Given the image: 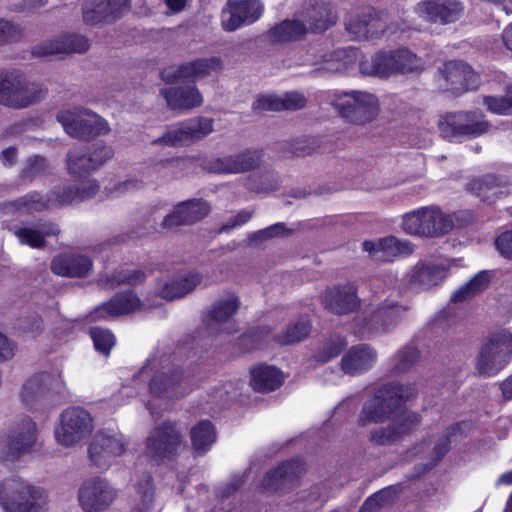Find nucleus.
<instances>
[{"label":"nucleus","instance_id":"20e7f679","mask_svg":"<svg viewBox=\"0 0 512 512\" xmlns=\"http://www.w3.org/2000/svg\"><path fill=\"white\" fill-rule=\"evenodd\" d=\"M46 503L45 492L20 477L0 483V506L6 512H40Z\"/></svg>","mask_w":512,"mask_h":512},{"label":"nucleus","instance_id":"5fc2aeb1","mask_svg":"<svg viewBox=\"0 0 512 512\" xmlns=\"http://www.w3.org/2000/svg\"><path fill=\"white\" fill-rule=\"evenodd\" d=\"M232 384L218 385L213 388L207 395V404L210 405L206 409L207 413H216L225 407L235 396V392H231Z\"/></svg>","mask_w":512,"mask_h":512},{"label":"nucleus","instance_id":"b1692460","mask_svg":"<svg viewBox=\"0 0 512 512\" xmlns=\"http://www.w3.org/2000/svg\"><path fill=\"white\" fill-rule=\"evenodd\" d=\"M63 380L59 373H38L30 377L23 385L21 401L29 409H33L48 391L60 390Z\"/></svg>","mask_w":512,"mask_h":512},{"label":"nucleus","instance_id":"2eb2a0df","mask_svg":"<svg viewBox=\"0 0 512 512\" xmlns=\"http://www.w3.org/2000/svg\"><path fill=\"white\" fill-rule=\"evenodd\" d=\"M36 440L37 427L35 422L29 417L18 420L3 441L1 458L5 461L17 459L28 453L35 445Z\"/></svg>","mask_w":512,"mask_h":512},{"label":"nucleus","instance_id":"1a4fd4ad","mask_svg":"<svg viewBox=\"0 0 512 512\" xmlns=\"http://www.w3.org/2000/svg\"><path fill=\"white\" fill-rule=\"evenodd\" d=\"M241 301L234 291H222L207 310L205 327L212 336L230 335L236 331L235 315L238 313Z\"/></svg>","mask_w":512,"mask_h":512},{"label":"nucleus","instance_id":"c85d7f7f","mask_svg":"<svg viewBox=\"0 0 512 512\" xmlns=\"http://www.w3.org/2000/svg\"><path fill=\"white\" fill-rule=\"evenodd\" d=\"M210 206L201 199H192L176 205L173 211L163 219L162 226L170 229L184 224H192L205 217Z\"/></svg>","mask_w":512,"mask_h":512},{"label":"nucleus","instance_id":"0eeeda50","mask_svg":"<svg viewBox=\"0 0 512 512\" xmlns=\"http://www.w3.org/2000/svg\"><path fill=\"white\" fill-rule=\"evenodd\" d=\"M57 120L65 132L74 138L88 140L110 132L109 124L104 118L80 106L59 111Z\"/></svg>","mask_w":512,"mask_h":512},{"label":"nucleus","instance_id":"ea45409f","mask_svg":"<svg viewBox=\"0 0 512 512\" xmlns=\"http://www.w3.org/2000/svg\"><path fill=\"white\" fill-rule=\"evenodd\" d=\"M441 74L447 83L464 89H473L478 83L477 74L469 65L462 61H449L445 63Z\"/></svg>","mask_w":512,"mask_h":512},{"label":"nucleus","instance_id":"423d86ee","mask_svg":"<svg viewBox=\"0 0 512 512\" xmlns=\"http://www.w3.org/2000/svg\"><path fill=\"white\" fill-rule=\"evenodd\" d=\"M402 228L412 236L439 237L452 230L453 220L438 206H424L404 214Z\"/></svg>","mask_w":512,"mask_h":512},{"label":"nucleus","instance_id":"7c9ffc66","mask_svg":"<svg viewBox=\"0 0 512 512\" xmlns=\"http://www.w3.org/2000/svg\"><path fill=\"white\" fill-rule=\"evenodd\" d=\"M377 358V352L373 347L358 344L349 348L341 358V370L347 375H358L372 368Z\"/></svg>","mask_w":512,"mask_h":512},{"label":"nucleus","instance_id":"aec40b11","mask_svg":"<svg viewBox=\"0 0 512 512\" xmlns=\"http://www.w3.org/2000/svg\"><path fill=\"white\" fill-rule=\"evenodd\" d=\"M89 48V41L78 34H61L44 40L32 47L35 57H46L59 54L83 53Z\"/></svg>","mask_w":512,"mask_h":512},{"label":"nucleus","instance_id":"a19ab883","mask_svg":"<svg viewBox=\"0 0 512 512\" xmlns=\"http://www.w3.org/2000/svg\"><path fill=\"white\" fill-rule=\"evenodd\" d=\"M250 385L257 392H270L278 389L284 377L282 372L274 366L259 365L250 370Z\"/></svg>","mask_w":512,"mask_h":512},{"label":"nucleus","instance_id":"a18cd8bd","mask_svg":"<svg viewBox=\"0 0 512 512\" xmlns=\"http://www.w3.org/2000/svg\"><path fill=\"white\" fill-rule=\"evenodd\" d=\"M307 32V27L300 20H285L274 26L268 37L274 43H284L297 40Z\"/></svg>","mask_w":512,"mask_h":512},{"label":"nucleus","instance_id":"9b49d317","mask_svg":"<svg viewBox=\"0 0 512 512\" xmlns=\"http://www.w3.org/2000/svg\"><path fill=\"white\" fill-rule=\"evenodd\" d=\"M408 309L406 304L391 299L377 305L371 304L365 309L356 333L365 337L385 331L403 319Z\"/></svg>","mask_w":512,"mask_h":512},{"label":"nucleus","instance_id":"6e6d98bb","mask_svg":"<svg viewBox=\"0 0 512 512\" xmlns=\"http://www.w3.org/2000/svg\"><path fill=\"white\" fill-rule=\"evenodd\" d=\"M243 25H247L239 13L235 0H228L221 12V26L227 32H233Z\"/></svg>","mask_w":512,"mask_h":512},{"label":"nucleus","instance_id":"c9c22d12","mask_svg":"<svg viewBox=\"0 0 512 512\" xmlns=\"http://www.w3.org/2000/svg\"><path fill=\"white\" fill-rule=\"evenodd\" d=\"M468 188L483 201L490 203L508 194L507 181L494 175L473 179L469 182Z\"/></svg>","mask_w":512,"mask_h":512},{"label":"nucleus","instance_id":"c756f323","mask_svg":"<svg viewBox=\"0 0 512 512\" xmlns=\"http://www.w3.org/2000/svg\"><path fill=\"white\" fill-rule=\"evenodd\" d=\"M346 29L353 39H369L384 31V22L380 15L367 8L360 14L350 16L346 22Z\"/></svg>","mask_w":512,"mask_h":512},{"label":"nucleus","instance_id":"a878e982","mask_svg":"<svg viewBox=\"0 0 512 512\" xmlns=\"http://www.w3.org/2000/svg\"><path fill=\"white\" fill-rule=\"evenodd\" d=\"M363 249L373 258L379 261H392L401 256H408L413 253L414 248L410 241L400 240L394 236L368 240L363 242Z\"/></svg>","mask_w":512,"mask_h":512},{"label":"nucleus","instance_id":"ddd939ff","mask_svg":"<svg viewBox=\"0 0 512 512\" xmlns=\"http://www.w3.org/2000/svg\"><path fill=\"white\" fill-rule=\"evenodd\" d=\"M183 446L182 431L176 423L165 422L152 429L146 438V455L155 463L175 456Z\"/></svg>","mask_w":512,"mask_h":512},{"label":"nucleus","instance_id":"09e8293b","mask_svg":"<svg viewBox=\"0 0 512 512\" xmlns=\"http://www.w3.org/2000/svg\"><path fill=\"white\" fill-rule=\"evenodd\" d=\"M489 280L490 275L487 271L479 272L465 285L456 290L452 294L451 300L453 302H460L474 296L488 286Z\"/></svg>","mask_w":512,"mask_h":512},{"label":"nucleus","instance_id":"3c124183","mask_svg":"<svg viewBox=\"0 0 512 512\" xmlns=\"http://www.w3.org/2000/svg\"><path fill=\"white\" fill-rule=\"evenodd\" d=\"M419 359V351L413 345L400 349L391 359V370L398 374L408 371Z\"/></svg>","mask_w":512,"mask_h":512},{"label":"nucleus","instance_id":"7ed1b4c3","mask_svg":"<svg viewBox=\"0 0 512 512\" xmlns=\"http://www.w3.org/2000/svg\"><path fill=\"white\" fill-rule=\"evenodd\" d=\"M99 188V184L94 179L85 178L76 187H57L47 200L38 193H32L9 203V207L25 212L41 211L55 204L64 205L90 199L98 193Z\"/></svg>","mask_w":512,"mask_h":512},{"label":"nucleus","instance_id":"bb28decb","mask_svg":"<svg viewBox=\"0 0 512 512\" xmlns=\"http://www.w3.org/2000/svg\"><path fill=\"white\" fill-rule=\"evenodd\" d=\"M324 307L332 313L343 315L353 312L360 305L356 288L345 284L327 289L322 296Z\"/></svg>","mask_w":512,"mask_h":512},{"label":"nucleus","instance_id":"de8ad7c7","mask_svg":"<svg viewBox=\"0 0 512 512\" xmlns=\"http://www.w3.org/2000/svg\"><path fill=\"white\" fill-rule=\"evenodd\" d=\"M311 331V323L307 317L299 318L295 323L289 325L286 330L276 337L281 345H290L306 338Z\"/></svg>","mask_w":512,"mask_h":512},{"label":"nucleus","instance_id":"473e14b6","mask_svg":"<svg viewBox=\"0 0 512 512\" xmlns=\"http://www.w3.org/2000/svg\"><path fill=\"white\" fill-rule=\"evenodd\" d=\"M92 261L82 254H62L51 263L53 273L64 277H85L92 270Z\"/></svg>","mask_w":512,"mask_h":512},{"label":"nucleus","instance_id":"c03bdc74","mask_svg":"<svg viewBox=\"0 0 512 512\" xmlns=\"http://www.w3.org/2000/svg\"><path fill=\"white\" fill-rule=\"evenodd\" d=\"M304 471V464L300 460H291L267 473L262 486L266 490H277Z\"/></svg>","mask_w":512,"mask_h":512},{"label":"nucleus","instance_id":"a211bd4d","mask_svg":"<svg viewBox=\"0 0 512 512\" xmlns=\"http://www.w3.org/2000/svg\"><path fill=\"white\" fill-rule=\"evenodd\" d=\"M463 12L464 6L458 0H421L414 7L418 18L432 24L446 25L456 22Z\"/></svg>","mask_w":512,"mask_h":512},{"label":"nucleus","instance_id":"f03ea898","mask_svg":"<svg viewBox=\"0 0 512 512\" xmlns=\"http://www.w3.org/2000/svg\"><path fill=\"white\" fill-rule=\"evenodd\" d=\"M416 394L414 385L389 383L379 388L373 397L368 399L359 417V424L383 422L400 415L403 401L409 400Z\"/></svg>","mask_w":512,"mask_h":512},{"label":"nucleus","instance_id":"69168bd1","mask_svg":"<svg viewBox=\"0 0 512 512\" xmlns=\"http://www.w3.org/2000/svg\"><path fill=\"white\" fill-rule=\"evenodd\" d=\"M46 161L39 156L31 157L27 160L26 166L22 171V177L26 179H33L34 177L42 174L46 169Z\"/></svg>","mask_w":512,"mask_h":512},{"label":"nucleus","instance_id":"f8f14e48","mask_svg":"<svg viewBox=\"0 0 512 512\" xmlns=\"http://www.w3.org/2000/svg\"><path fill=\"white\" fill-rule=\"evenodd\" d=\"M129 445V440L117 429L108 428L96 432L89 445V458L95 466L107 469Z\"/></svg>","mask_w":512,"mask_h":512},{"label":"nucleus","instance_id":"bf43d9fd","mask_svg":"<svg viewBox=\"0 0 512 512\" xmlns=\"http://www.w3.org/2000/svg\"><path fill=\"white\" fill-rule=\"evenodd\" d=\"M235 6L247 25L256 22L262 15L263 6L259 0H235Z\"/></svg>","mask_w":512,"mask_h":512},{"label":"nucleus","instance_id":"0e129e2a","mask_svg":"<svg viewBox=\"0 0 512 512\" xmlns=\"http://www.w3.org/2000/svg\"><path fill=\"white\" fill-rule=\"evenodd\" d=\"M392 495L391 489H383L370 496L362 505L360 512H376L378 508L386 504Z\"/></svg>","mask_w":512,"mask_h":512},{"label":"nucleus","instance_id":"e2e57ef3","mask_svg":"<svg viewBox=\"0 0 512 512\" xmlns=\"http://www.w3.org/2000/svg\"><path fill=\"white\" fill-rule=\"evenodd\" d=\"M483 104L487 110L494 114H512V107L505 96H485L483 98Z\"/></svg>","mask_w":512,"mask_h":512},{"label":"nucleus","instance_id":"4be33fe9","mask_svg":"<svg viewBox=\"0 0 512 512\" xmlns=\"http://www.w3.org/2000/svg\"><path fill=\"white\" fill-rule=\"evenodd\" d=\"M309 54H313V58L307 59L306 63L315 66L318 71L323 73H339L346 71L356 63L359 52L353 47H348L329 53L321 52L319 55H316L313 48Z\"/></svg>","mask_w":512,"mask_h":512},{"label":"nucleus","instance_id":"8fccbe9b","mask_svg":"<svg viewBox=\"0 0 512 512\" xmlns=\"http://www.w3.org/2000/svg\"><path fill=\"white\" fill-rule=\"evenodd\" d=\"M153 144L171 147L191 144L184 121L169 127L161 137L153 140Z\"/></svg>","mask_w":512,"mask_h":512},{"label":"nucleus","instance_id":"864d4df0","mask_svg":"<svg viewBox=\"0 0 512 512\" xmlns=\"http://www.w3.org/2000/svg\"><path fill=\"white\" fill-rule=\"evenodd\" d=\"M191 143L202 140L213 132V120L207 117H194L184 121Z\"/></svg>","mask_w":512,"mask_h":512},{"label":"nucleus","instance_id":"6e6552de","mask_svg":"<svg viewBox=\"0 0 512 512\" xmlns=\"http://www.w3.org/2000/svg\"><path fill=\"white\" fill-rule=\"evenodd\" d=\"M512 354V335L507 330L496 332L483 343L477 356L476 369L484 377L498 374Z\"/></svg>","mask_w":512,"mask_h":512},{"label":"nucleus","instance_id":"13d9d810","mask_svg":"<svg viewBox=\"0 0 512 512\" xmlns=\"http://www.w3.org/2000/svg\"><path fill=\"white\" fill-rule=\"evenodd\" d=\"M394 57L397 66H403L397 68V73L414 72L423 68V61L407 49L394 51Z\"/></svg>","mask_w":512,"mask_h":512},{"label":"nucleus","instance_id":"39448f33","mask_svg":"<svg viewBox=\"0 0 512 512\" xmlns=\"http://www.w3.org/2000/svg\"><path fill=\"white\" fill-rule=\"evenodd\" d=\"M47 94V88L39 82L29 81L21 72L0 73V103L12 108H25Z\"/></svg>","mask_w":512,"mask_h":512},{"label":"nucleus","instance_id":"338daca9","mask_svg":"<svg viewBox=\"0 0 512 512\" xmlns=\"http://www.w3.org/2000/svg\"><path fill=\"white\" fill-rule=\"evenodd\" d=\"M283 101V110H297L305 106L307 100L299 92L291 91L281 96Z\"/></svg>","mask_w":512,"mask_h":512},{"label":"nucleus","instance_id":"4c0bfd02","mask_svg":"<svg viewBox=\"0 0 512 512\" xmlns=\"http://www.w3.org/2000/svg\"><path fill=\"white\" fill-rule=\"evenodd\" d=\"M303 23L308 31L322 32L328 29L336 21V16L331 7L323 2L306 7L302 14Z\"/></svg>","mask_w":512,"mask_h":512},{"label":"nucleus","instance_id":"72a5a7b5","mask_svg":"<svg viewBox=\"0 0 512 512\" xmlns=\"http://www.w3.org/2000/svg\"><path fill=\"white\" fill-rule=\"evenodd\" d=\"M58 231V226L53 223L38 222L15 228L14 235L23 245H28L31 248H42L45 245V238L56 235Z\"/></svg>","mask_w":512,"mask_h":512},{"label":"nucleus","instance_id":"393cba45","mask_svg":"<svg viewBox=\"0 0 512 512\" xmlns=\"http://www.w3.org/2000/svg\"><path fill=\"white\" fill-rule=\"evenodd\" d=\"M129 0H86L82 6L83 20L88 25L118 18L128 9Z\"/></svg>","mask_w":512,"mask_h":512},{"label":"nucleus","instance_id":"f3484780","mask_svg":"<svg viewBox=\"0 0 512 512\" xmlns=\"http://www.w3.org/2000/svg\"><path fill=\"white\" fill-rule=\"evenodd\" d=\"M116 490L104 479L92 478L83 482L79 489V503L85 512H100L116 499Z\"/></svg>","mask_w":512,"mask_h":512},{"label":"nucleus","instance_id":"774afa93","mask_svg":"<svg viewBox=\"0 0 512 512\" xmlns=\"http://www.w3.org/2000/svg\"><path fill=\"white\" fill-rule=\"evenodd\" d=\"M449 448V440L448 436H442L436 443H434L433 450L431 452L430 462L427 465L426 470L433 467L437 462H439L444 455L447 453Z\"/></svg>","mask_w":512,"mask_h":512},{"label":"nucleus","instance_id":"9d476101","mask_svg":"<svg viewBox=\"0 0 512 512\" xmlns=\"http://www.w3.org/2000/svg\"><path fill=\"white\" fill-rule=\"evenodd\" d=\"M333 105L349 122L365 124L374 120L379 114L378 98L362 91L345 92L337 96Z\"/></svg>","mask_w":512,"mask_h":512},{"label":"nucleus","instance_id":"cd10ccee","mask_svg":"<svg viewBox=\"0 0 512 512\" xmlns=\"http://www.w3.org/2000/svg\"><path fill=\"white\" fill-rule=\"evenodd\" d=\"M201 282V276L194 271L175 274L158 282L156 293L166 300L182 298L191 293Z\"/></svg>","mask_w":512,"mask_h":512},{"label":"nucleus","instance_id":"680f3d73","mask_svg":"<svg viewBox=\"0 0 512 512\" xmlns=\"http://www.w3.org/2000/svg\"><path fill=\"white\" fill-rule=\"evenodd\" d=\"M253 109L256 111H281L283 110V101L281 96L263 94L255 100Z\"/></svg>","mask_w":512,"mask_h":512},{"label":"nucleus","instance_id":"f704fd0d","mask_svg":"<svg viewBox=\"0 0 512 512\" xmlns=\"http://www.w3.org/2000/svg\"><path fill=\"white\" fill-rule=\"evenodd\" d=\"M167 105L171 109H192L203 103V97L196 86L162 89Z\"/></svg>","mask_w":512,"mask_h":512},{"label":"nucleus","instance_id":"f257e3e1","mask_svg":"<svg viewBox=\"0 0 512 512\" xmlns=\"http://www.w3.org/2000/svg\"><path fill=\"white\" fill-rule=\"evenodd\" d=\"M147 389L151 399L147 401V409L152 415H159L160 410L169 407V401L186 393L181 384V374L168 356H152L148 358L141 370L133 376L129 384L123 385L119 397L130 399Z\"/></svg>","mask_w":512,"mask_h":512},{"label":"nucleus","instance_id":"49530a36","mask_svg":"<svg viewBox=\"0 0 512 512\" xmlns=\"http://www.w3.org/2000/svg\"><path fill=\"white\" fill-rule=\"evenodd\" d=\"M190 434L194 449L200 453L206 452L216 439L215 429L209 421L199 422Z\"/></svg>","mask_w":512,"mask_h":512},{"label":"nucleus","instance_id":"58836bf2","mask_svg":"<svg viewBox=\"0 0 512 512\" xmlns=\"http://www.w3.org/2000/svg\"><path fill=\"white\" fill-rule=\"evenodd\" d=\"M447 276V270L440 264H417L411 273L410 282L422 290L438 286Z\"/></svg>","mask_w":512,"mask_h":512},{"label":"nucleus","instance_id":"6ab92c4d","mask_svg":"<svg viewBox=\"0 0 512 512\" xmlns=\"http://www.w3.org/2000/svg\"><path fill=\"white\" fill-rule=\"evenodd\" d=\"M222 69L219 57L201 58L186 62L177 67H168L161 72L165 82L173 83L182 80H196L207 77Z\"/></svg>","mask_w":512,"mask_h":512},{"label":"nucleus","instance_id":"603ef678","mask_svg":"<svg viewBox=\"0 0 512 512\" xmlns=\"http://www.w3.org/2000/svg\"><path fill=\"white\" fill-rule=\"evenodd\" d=\"M346 346L347 341L344 337L340 335L332 336L320 344L315 354V358L317 361L322 363L328 362L337 357Z\"/></svg>","mask_w":512,"mask_h":512},{"label":"nucleus","instance_id":"052dcab7","mask_svg":"<svg viewBox=\"0 0 512 512\" xmlns=\"http://www.w3.org/2000/svg\"><path fill=\"white\" fill-rule=\"evenodd\" d=\"M145 279V273L138 269H121L112 275V285L129 284L135 285Z\"/></svg>","mask_w":512,"mask_h":512},{"label":"nucleus","instance_id":"79ce46f5","mask_svg":"<svg viewBox=\"0 0 512 512\" xmlns=\"http://www.w3.org/2000/svg\"><path fill=\"white\" fill-rule=\"evenodd\" d=\"M155 502V486L152 476L146 472L137 474L134 482V509L138 512H147L154 508Z\"/></svg>","mask_w":512,"mask_h":512},{"label":"nucleus","instance_id":"dca6fc26","mask_svg":"<svg viewBox=\"0 0 512 512\" xmlns=\"http://www.w3.org/2000/svg\"><path fill=\"white\" fill-rule=\"evenodd\" d=\"M439 128L445 136L477 137L489 131L490 125L480 111L447 114L439 122Z\"/></svg>","mask_w":512,"mask_h":512},{"label":"nucleus","instance_id":"412c9836","mask_svg":"<svg viewBox=\"0 0 512 512\" xmlns=\"http://www.w3.org/2000/svg\"><path fill=\"white\" fill-rule=\"evenodd\" d=\"M260 161V152L245 151L235 155L212 158L205 162L204 169L211 173L238 174L256 168Z\"/></svg>","mask_w":512,"mask_h":512},{"label":"nucleus","instance_id":"4468645a","mask_svg":"<svg viewBox=\"0 0 512 512\" xmlns=\"http://www.w3.org/2000/svg\"><path fill=\"white\" fill-rule=\"evenodd\" d=\"M93 430V419L84 409L74 407L60 415L54 436L58 444L73 447L82 442Z\"/></svg>","mask_w":512,"mask_h":512},{"label":"nucleus","instance_id":"2f4dec72","mask_svg":"<svg viewBox=\"0 0 512 512\" xmlns=\"http://www.w3.org/2000/svg\"><path fill=\"white\" fill-rule=\"evenodd\" d=\"M419 415L414 412L402 411L393 418L392 425L380 427L371 431V440L379 445L390 444L404 434H407L419 423Z\"/></svg>","mask_w":512,"mask_h":512},{"label":"nucleus","instance_id":"37998d69","mask_svg":"<svg viewBox=\"0 0 512 512\" xmlns=\"http://www.w3.org/2000/svg\"><path fill=\"white\" fill-rule=\"evenodd\" d=\"M394 52L378 53L360 62V71L364 75L381 78L389 77L397 73Z\"/></svg>","mask_w":512,"mask_h":512},{"label":"nucleus","instance_id":"4d7b16f0","mask_svg":"<svg viewBox=\"0 0 512 512\" xmlns=\"http://www.w3.org/2000/svg\"><path fill=\"white\" fill-rule=\"evenodd\" d=\"M90 336L95 349L103 355H108L116 343L115 336L108 329L93 327L90 329Z\"/></svg>","mask_w":512,"mask_h":512},{"label":"nucleus","instance_id":"5701e85b","mask_svg":"<svg viewBox=\"0 0 512 512\" xmlns=\"http://www.w3.org/2000/svg\"><path fill=\"white\" fill-rule=\"evenodd\" d=\"M143 303L133 291H125L113 296L109 301L97 306L90 314L91 321L108 320L140 310Z\"/></svg>","mask_w":512,"mask_h":512},{"label":"nucleus","instance_id":"e433bc0d","mask_svg":"<svg viewBox=\"0 0 512 512\" xmlns=\"http://www.w3.org/2000/svg\"><path fill=\"white\" fill-rule=\"evenodd\" d=\"M114 155V151L110 146H100L91 154L84 153L81 149L75 148L70 150L67 155V165L70 173H78L81 168L78 167V160H83L87 164L88 169H97L106 161L110 160Z\"/></svg>","mask_w":512,"mask_h":512}]
</instances>
